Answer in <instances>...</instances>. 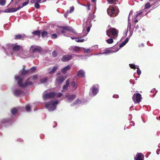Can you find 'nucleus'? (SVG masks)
Returning <instances> with one entry per match:
<instances>
[{"mask_svg": "<svg viewBox=\"0 0 160 160\" xmlns=\"http://www.w3.org/2000/svg\"><path fill=\"white\" fill-rule=\"evenodd\" d=\"M23 70L19 72V73L21 74L20 75H16L15 77V79L17 81L18 83V85L21 87H25L29 85H32V83L31 81H29V80L30 78L28 79L24 83H22V82L23 80V76L26 75L28 72V71H25L23 68Z\"/></svg>", "mask_w": 160, "mask_h": 160, "instance_id": "f257e3e1", "label": "nucleus"}, {"mask_svg": "<svg viewBox=\"0 0 160 160\" xmlns=\"http://www.w3.org/2000/svg\"><path fill=\"white\" fill-rule=\"evenodd\" d=\"M22 49V47L16 44L15 45L10 44H8L6 46V50L5 52L6 54L8 55H11L14 56L13 53L12 52V50L13 52H18Z\"/></svg>", "mask_w": 160, "mask_h": 160, "instance_id": "f03ea898", "label": "nucleus"}, {"mask_svg": "<svg viewBox=\"0 0 160 160\" xmlns=\"http://www.w3.org/2000/svg\"><path fill=\"white\" fill-rule=\"evenodd\" d=\"M40 47L37 46L33 45L31 46L30 48V56L32 58H38V53L41 51Z\"/></svg>", "mask_w": 160, "mask_h": 160, "instance_id": "7ed1b4c3", "label": "nucleus"}, {"mask_svg": "<svg viewBox=\"0 0 160 160\" xmlns=\"http://www.w3.org/2000/svg\"><path fill=\"white\" fill-rule=\"evenodd\" d=\"M58 103L57 100L51 101L46 103V108L49 111H53L56 109V106Z\"/></svg>", "mask_w": 160, "mask_h": 160, "instance_id": "20e7f679", "label": "nucleus"}, {"mask_svg": "<svg viewBox=\"0 0 160 160\" xmlns=\"http://www.w3.org/2000/svg\"><path fill=\"white\" fill-rule=\"evenodd\" d=\"M107 12L109 16L114 17L117 15L118 13L119 10L118 8L116 7L110 6L108 8Z\"/></svg>", "mask_w": 160, "mask_h": 160, "instance_id": "39448f33", "label": "nucleus"}, {"mask_svg": "<svg viewBox=\"0 0 160 160\" xmlns=\"http://www.w3.org/2000/svg\"><path fill=\"white\" fill-rule=\"evenodd\" d=\"M92 26V25L91 23L90 19H88L86 22L84 23L83 24V33H84L86 31H87V32L86 35H84L83 37L86 36L89 32Z\"/></svg>", "mask_w": 160, "mask_h": 160, "instance_id": "423d86ee", "label": "nucleus"}, {"mask_svg": "<svg viewBox=\"0 0 160 160\" xmlns=\"http://www.w3.org/2000/svg\"><path fill=\"white\" fill-rule=\"evenodd\" d=\"M110 33L112 35L114 39H116L118 36V30L115 28H110L106 31L107 35L109 37H111Z\"/></svg>", "mask_w": 160, "mask_h": 160, "instance_id": "0eeeda50", "label": "nucleus"}, {"mask_svg": "<svg viewBox=\"0 0 160 160\" xmlns=\"http://www.w3.org/2000/svg\"><path fill=\"white\" fill-rule=\"evenodd\" d=\"M59 29L61 31L62 33H67L69 31H70L74 33H76L75 31L72 27L65 26L64 27H60Z\"/></svg>", "mask_w": 160, "mask_h": 160, "instance_id": "6e6552de", "label": "nucleus"}, {"mask_svg": "<svg viewBox=\"0 0 160 160\" xmlns=\"http://www.w3.org/2000/svg\"><path fill=\"white\" fill-rule=\"evenodd\" d=\"M47 91H45L43 93V98L44 101L48 99L53 98L55 96V93L54 92L49 93H47Z\"/></svg>", "mask_w": 160, "mask_h": 160, "instance_id": "1a4fd4ad", "label": "nucleus"}, {"mask_svg": "<svg viewBox=\"0 0 160 160\" xmlns=\"http://www.w3.org/2000/svg\"><path fill=\"white\" fill-rule=\"evenodd\" d=\"M12 121L11 118H5L0 119V123L2 125L7 126L10 124L12 123Z\"/></svg>", "mask_w": 160, "mask_h": 160, "instance_id": "9d476101", "label": "nucleus"}, {"mask_svg": "<svg viewBox=\"0 0 160 160\" xmlns=\"http://www.w3.org/2000/svg\"><path fill=\"white\" fill-rule=\"evenodd\" d=\"M99 87L98 84L93 85L90 89V92L93 96H95L98 92Z\"/></svg>", "mask_w": 160, "mask_h": 160, "instance_id": "9b49d317", "label": "nucleus"}, {"mask_svg": "<svg viewBox=\"0 0 160 160\" xmlns=\"http://www.w3.org/2000/svg\"><path fill=\"white\" fill-rule=\"evenodd\" d=\"M132 99L135 103L140 102L142 99L141 95L139 93H135L132 97Z\"/></svg>", "mask_w": 160, "mask_h": 160, "instance_id": "f8f14e48", "label": "nucleus"}, {"mask_svg": "<svg viewBox=\"0 0 160 160\" xmlns=\"http://www.w3.org/2000/svg\"><path fill=\"white\" fill-rule=\"evenodd\" d=\"M19 55L22 58L31 57L30 56V52L25 50H23L21 52Z\"/></svg>", "mask_w": 160, "mask_h": 160, "instance_id": "ddd939ff", "label": "nucleus"}, {"mask_svg": "<svg viewBox=\"0 0 160 160\" xmlns=\"http://www.w3.org/2000/svg\"><path fill=\"white\" fill-rule=\"evenodd\" d=\"M72 55L78 57L79 56V55L75 54L66 55L63 56L62 59V61L64 62H65L70 60L71 59Z\"/></svg>", "mask_w": 160, "mask_h": 160, "instance_id": "4468645a", "label": "nucleus"}, {"mask_svg": "<svg viewBox=\"0 0 160 160\" xmlns=\"http://www.w3.org/2000/svg\"><path fill=\"white\" fill-rule=\"evenodd\" d=\"M143 12L140 11L139 13H138L135 16V18H137L134 21L135 23H136L138 21V20H139L141 17H143V16L145 15L146 14V13L142 15L141 14Z\"/></svg>", "mask_w": 160, "mask_h": 160, "instance_id": "2eb2a0df", "label": "nucleus"}, {"mask_svg": "<svg viewBox=\"0 0 160 160\" xmlns=\"http://www.w3.org/2000/svg\"><path fill=\"white\" fill-rule=\"evenodd\" d=\"M13 93L15 96H18L22 93V92L21 90L17 88L13 90Z\"/></svg>", "mask_w": 160, "mask_h": 160, "instance_id": "dca6fc26", "label": "nucleus"}, {"mask_svg": "<svg viewBox=\"0 0 160 160\" xmlns=\"http://www.w3.org/2000/svg\"><path fill=\"white\" fill-rule=\"evenodd\" d=\"M81 48H82L77 46H72L70 47L69 49L71 51H72L74 52L77 53L79 52Z\"/></svg>", "mask_w": 160, "mask_h": 160, "instance_id": "f3484780", "label": "nucleus"}, {"mask_svg": "<svg viewBox=\"0 0 160 160\" xmlns=\"http://www.w3.org/2000/svg\"><path fill=\"white\" fill-rule=\"evenodd\" d=\"M130 67L132 69H137V73L138 75H140L141 74V71L139 69L138 66L132 64H130L129 65Z\"/></svg>", "mask_w": 160, "mask_h": 160, "instance_id": "a211bd4d", "label": "nucleus"}, {"mask_svg": "<svg viewBox=\"0 0 160 160\" xmlns=\"http://www.w3.org/2000/svg\"><path fill=\"white\" fill-rule=\"evenodd\" d=\"M78 84L77 82L74 81H73L71 82L70 87H71L72 91L75 90L77 87Z\"/></svg>", "mask_w": 160, "mask_h": 160, "instance_id": "6ab92c4d", "label": "nucleus"}, {"mask_svg": "<svg viewBox=\"0 0 160 160\" xmlns=\"http://www.w3.org/2000/svg\"><path fill=\"white\" fill-rule=\"evenodd\" d=\"M66 97L68 98L67 101L68 102H71L75 98L76 95H72L69 96L68 94H67L66 96Z\"/></svg>", "mask_w": 160, "mask_h": 160, "instance_id": "aec40b11", "label": "nucleus"}, {"mask_svg": "<svg viewBox=\"0 0 160 160\" xmlns=\"http://www.w3.org/2000/svg\"><path fill=\"white\" fill-rule=\"evenodd\" d=\"M135 160H144V156L142 153H138L134 158Z\"/></svg>", "mask_w": 160, "mask_h": 160, "instance_id": "412c9836", "label": "nucleus"}, {"mask_svg": "<svg viewBox=\"0 0 160 160\" xmlns=\"http://www.w3.org/2000/svg\"><path fill=\"white\" fill-rule=\"evenodd\" d=\"M20 9V7H18L17 8H9L7 9L4 12H14Z\"/></svg>", "mask_w": 160, "mask_h": 160, "instance_id": "4be33fe9", "label": "nucleus"}, {"mask_svg": "<svg viewBox=\"0 0 160 160\" xmlns=\"http://www.w3.org/2000/svg\"><path fill=\"white\" fill-rule=\"evenodd\" d=\"M69 79H68L66 80V84L63 86L62 89V92L66 91L67 90L68 88L69 85Z\"/></svg>", "mask_w": 160, "mask_h": 160, "instance_id": "5701e85b", "label": "nucleus"}, {"mask_svg": "<svg viewBox=\"0 0 160 160\" xmlns=\"http://www.w3.org/2000/svg\"><path fill=\"white\" fill-rule=\"evenodd\" d=\"M58 68V66H55L53 67L52 69L51 68H48V71L49 72V74H52L55 72Z\"/></svg>", "mask_w": 160, "mask_h": 160, "instance_id": "b1692460", "label": "nucleus"}, {"mask_svg": "<svg viewBox=\"0 0 160 160\" xmlns=\"http://www.w3.org/2000/svg\"><path fill=\"white\" fill-rule=\"evenodd\" d=\"M63 77L60 76L58 78L56 79V82L58 84H60L65 79Z\"/></svg>", "mask_w": 160, "mask_h": 160, "instance_id": "393cba45", "label": "nucleus"}, {"mask_svg": "<svg viewBox=\"0 0 160 160\" xmlns=\"http://www.w3.org/2000/svg\"><path fill=\"white\" fill-rule=\"evenodd\" d=\"M77 75L78 77L83 78L85 77V72L83 70H80L77 72Z\"/></svg>", "mask_w": 160, "mask_h": 160, "instance_id": "a878e982", "label": "nucleus"}, {"mask_svg": "<svg viewBox=\"0 0 160 160\" xmlns=\"http://www.w3.org/2000/svg\"><path fill=\"white\" fill-rule=\"evenodd\" d=\"M50 34L49 32H48L45 31H43L41 32V35L43 38L48 37L50 36Z\"/></svg>", "mask_w": 160, "mask_h": 160, "instance_id": "bb28decb", "label": "nucleus"}, {"mask_svg": "<svg viewBox=\"0 0 160 160\" xmlns=\"http://www.w3.org/2000/svg\"><path fill=\"white\" fill-rule=\"evenodd\" d=\"M71 68V66L69 65L65 67L62 69V72L64 74L66 73L67 72V71L68 70L70 69Z\"/></svg>", "mask_w": 160, "mask_h": 160, "instance_id": "cd10ccee", "label": "nucleus"}, {"mask_svg": "<svg viewBox=\"0 0 160 160\" xmlns=\"http://www.w3.org/2000/svg\"><path fill=\"white\" fill-rule=\"evenodd\" d=\"M109 53H112V52H111V49H105L104 51V52L97 54H96V55H97L100 54H107Z\"/></svg>", "mask_w": 160, "mask_h": 160, "instance_id": "c85d7f7f", "label": "nucleus"}, {"mask_svg": "<svg viewBox=\"0 0 160 160\" xmlns=\"http://www.w3.org/2000/svg\"><path fill=\"white\" fill-rule=\"evenodd\" d=\"M120 49V48H119L117 46H114V47L111 48V52L112 53L116 52L118 51Z\"/></svg>", "mask_w": 160, "mask_h": 160, "instance_id": "c756f323", "label": "nucleus"}, {"mask_svg": "<svg viewBox=\"0 0 160 160\" xmlns=\"http://www.w3.org/2000/svg\"><path fill=\"white\" fill-rule=\"evenodd\" d=\"M25 37V35L21 34L17 35L15 36V38L16 39H21Z\"/></svg>", "mask_w": 160, "mask_h": 160, "instance_id": "7c9ffc66", "label": "nucleus"}, {"mask_svg": "<svg viewBox=\"0 0 160 160\" xmlns=\"http://www.w3.org/2000/svg\"><path fill=\"white\" fill-rule=\"evenodd\" d=\"M40 81L41 83H45L47 81V78L46 77L42 78H41Z\"/></svg>", "mask_w": 160, "mask_h": 160, "instance_id": "2f4dec72", "label": "nucleus"}, {"mask_svg": "<svg viewBox=\"0 0 160 160\" xmlns=\"http://www.w3.org/2000/svg\"><path fill=\"white\" fill-rule=\"evenodd\" d=\"M32 33L34 35H37L39 37L40 36V32L39 31H35L32 32Z\"/></svg>", "mask_w": 160, "mask_h": 160, "instance_id": "473e14b6", "label": "nucleus"}, {"mask_svg": "<svg viewBox=\"0 0 160 160\" xmlns=\"http://www.w3.org/2000/svg\"><path fill=\"white\" fill-rule=\"evenodd\" d=\"M107 2L110 4H116L118 2L117 0H107Z\"/></svg>", "mask_w": 160, "mask_h": 160, "instance_id": "72a5a7b5", "label": "nucleus"}, {"mask_svg": "<svg viewBox=\"0 0 160 160\" xmlns=\"http://www.w3.org/2000/svg\"><path fill=\"white\" fill-rule=\"evenodd\" d=\"M151 92L152 93H154L152 95V96L153 97H154L155 96L156 93L158 91L155 88H154L152 89V90L151 91Z\"/></svg>", "mask_w": 160, "mask_h": 160, "instance_id": "f704fd0d", "label": "nucleus"}, {"mask_svg": "<svg viewBox=\"0 0 160 160\" xmlns=\"http://www.w3.org/2000/svg\"><path fill=\"white\" fill-rule=\"evenodd\" d=\"M106 41L108 44H112L113 42V40L112 38H110L106 40Z\"/></svg>", "mask_w": 160, "mask_h": 160, "instance_id": "c9c22d12", "label": "nucleus"}, {"mask_svg": "<svg viewBox=\"0 0 160 160\" xmlns=\"http://www.w3.org/2000/svg\"><path fill=\"white\" fill-rule=\"evenodd\" d=\"M18 111V110L16 108L12 109L11 110L12 114L13 115H15Z\"/></svg>", "mask_w": 160, "mask_h": 160, "instance_id": "e433bc0d", "label": "nucleus"}, {"mask_svg": "<svg viewBox=\"0 0 160 160\" xmlns=\"http://www.w3.org/2000/svg\"><path fill=\"white\" fill-rule=\"evenodd\" d=\"M28 2H29L28 1H27V2H25L22 4V6L19 5V6H18V7H20V9H21V8H22L23 7L27 5L28 3Z\"/></svg>", "mask_w": 160, "mask_h": 160, "instance_id": "4c0bfd02", "label": "nucleus"}, {"mask_svg": "<svg viewBox=\"0 0 160 160\" xmlns=\"http://www.w3.org/2000/svg\"><path fill=\"white\" fill-rule=\"evenodd\" d=\"M85 40L84 39H81V38H75V41L77 42H83Z\"/></svg>", "mask_w": 160, "mask_h": 160, "instance_id": "58836bf2", "label": "nucleus"}, {"mask_svg": "<svg viewBox=\"0 0 160 160\" xmlns=\"http://www.w3.org/2000/svg\"><path fill=\"white\" fill-rule=\"evenodd\" d=\"M26 109L28 112H29L31 111V108L29 104H28L26 105Z\"/></svg>", "mask_w": 160, "mask_h": 160, "instance_id": "ea45409f", "label": "nucleus"}, {"mask_svg": "<svg viewBox=\"0 0 160 160\" xmlns=\"http://www.w3.org/2000/svg\"><path fill=\"white\" fill-rule=\"evenodd\" d=\"M81 103V101L79 99H77L76 101L72 105V106H74L77 104H79Z\"/></svg>", "mask_w": 160, "mask_h": 160, "instance_id": "a19ab883", "label": "nucleus"}, {"mask_svg": "<svg viewBox=\"0 0 160 160\" xmlns=\"http://www.w3.org/2000/svg\"><path fill=\"white\" fill-rule=\"evenodd\" d=\"M74 7L72 6L70 8V10H68L67 11V12L68 13H71L74 10Z\"/></svg>", "mask_w": 160, "mask_h": 160, "instance_id": "79ce46f5", "label": "nucleus"}, {"mask_svg": "<svg viewBox=\"0 0 160 160\" xmlns=\"http://www.w3.org/2000/svg\"><path fill=\"white\" fill-rule=\"evenodd\" d=\"M6 2L5 0H0V5L3 6L5 4Z\"/></svg>", "mask_w": 160, "mask_h": 160, "instance_id": "37998d69", "label": "nucleus"}, {"mask_svg": "<svg viewBox=\"0 0 160 160\" xmlns=\"http://www.w3.org/2000/svg\"><path fill=\"white\" fill-rule=\"evenodd\" d=\"M52 56L54 58H55L57 56V52L56 51H54L53 52Z\"/></svg>", "mask_w": 160, "mask_h": 160, "instance_id": "c03bdc74", "label": "nucleus"}, {"mask_svg": "<svg viewBox=\"0 0 160 160\" xmlns=\"http://www.w3.org/2000/svg\"><path fill=\"white\" fill-rule=\"evenodd\" d=\"M151 7L150 4L149 3H147L145 6V8H148Z\"/></svg>", "mask_w": 160, "mask_h": 160, "instance_id": "a18cd8bd", "label": "nucleus"}, {"mask_svg": "<svg viewBox=\"0 0 160 160\" xmlns=\"http://www.w3.org/2000/svg\"><path fill=\"white\" fill-rule=\"evenodd\" d=\"M83 48L84 50V51L85 53H88L90 51V49H86L84 48Z\"/></svg>", "mask_w": 160, "mask_h": 160, "instance_id": "49530a36", "label": "nucleus"}, {"mask_svg": "<svg viewBox=\"0 0 160 160\" xmlns=\"http://www.w3.org/2000/svg\"><path fill=\"white\" fill-rule=\"evenodd\" d=\"M34 7L36 9H38L39 8V4L37 3H35L34 5Z\"/></svg>", "mask_w": 160, "mask_h": 160, "instance_id": "de8ad7c7", "label": "nucleus"}, {"mask_svg": "<svg viewBox=\"0 0 160 160\" xmlns=\"http://www.w3.org/2000/svg\"><path fill=\"white\" fill-rule=\"evenodd\" d=\"M62 95V94L61 92L58 93L56 95L55 94V96H56V97L57 98H59L61 97Z\"/></svg>", "mask_w": 160, "mask_h": 160, "instance_id": "09e8293b", "label": "nucleus"}, {"mask_svg": "<svg viewBox=\"0 0 160 160\" xmlns=\"http://www.w3.org/2000/svg\"><path fill=\"white\" fill-rule=\"evenodd\" d=\"M57 36L56 34H53L51 35V38L53 39H55L57 38Z\"/></svg>", "mask_w": 160, "mask_h": 160, "instance_id": "8fccbe9b", "label": "nucleus"}, {"mask_svg": "<svg viewBox=\"0 0 160 160\" xmlns=\"http://www.w3.org/2000/svg\"><path fill=\"white\" fill-rule=\"evenodd\" d=\"M126 44V43L124 42L122 43L119 45L120 48L124 46Z\"/></svg>", "mask_w": 160, "mask_h": 160, "instance_id": "3c124183", "label": "nucleus"}, {"mask_svg": "<svg viewBox=\"0 0 160 160\" xmlns=\"http://www.w3.org/2000/svg\"><path fill=\"white\" fill-rule=\"evenodd\" d=\"M138 28V25H135L134 26L133 30L134 31H136L137 29Z\"/></svg>", "mask_w": 160, "mask_h": 160, "instance_id": "603ef678", "label": "nucleus"}, {"mask_svg": "<svg viewBox=\"0 0 160 160\" xmlns=\"http://www.w3.org/2000/svg\"><path fill=\"white\" fill-rule=\"evenodd\" d=\"M83 6H85V7H87V9L88 10H90V4H88L87 5H83Z\"/></svg>", "mask_w": 160, "mask_h": 160, "instance_id": "864d4df0", "label": "nucleus"}, {"mask_svg": "<svg viewBox=\"0 0 160 160\" xmlns=\"http://www.w3.org/2000/svg\"><path fill=\"white\" fill-rule=\"evenodd\" d=\"M36 70V68L35 67H33L31 68V71L33 72H34Z\"/></svg>", "mask_w": 160, "mask_h": 160, "instance_id": "5fc2aeb1", "label": "nucleus"}, {"mask_svg": "<svg viewBox=\"0 0 160 160\" xmlns=\"http://www.w3.org/2000/svg\"><path fill=\"white\" fill-rule=\"evenodd\" d=\"M38 78V76L36 75L34 76L32 78V80H35L37 78Z\"/></svg>", "mask_w": 160, "mask_h": 160, "instance_id": "6e6d98bb", "label": "nucleus"}, {"mask_svg": "<svg viewBox=\"0 0 160 160\" xmlns=\"http://www.w3.org/2000/svg\"><path fill=\"white\" fill-rule=\"evenodd\" d=\"M33 1H35V3H38L41 2V0H33Z\"/></svg>", "mask_w": 160, "mask_h": 160, "instance_id": "4d7b16f0", "label": "nucleus"}, {"mask_svg": "<svg viewBox=\"0 0 160 160\" xmlns=\"http://www.w3.org/2000/svg\"><path fill=\"white\" fill-rule=\"evenodd\" d=\"M129 38H127L125 40V41H124L126 43H127L129 40Z\"/></svg>", "mask_w": 160, "mask_h": 160, "instance_id": "13d9d810", "label": "nucleus"}, {"mask_svg": "<svg viewBox=\"0 0 160 160\" xmlns=\"http://www.w3.org/2000/svg\"><path fill=\"white\" fill-rule=\"evenodd\" d=\"M119 97L118 96V95H113V98H118Z\"/></svg>", "mask_w": 160, "mask_h": 160, "instance_id": "bf43d9fd", "label": "nucleus"}, {"mask_svg": "<svg viewBox=\"0 0 160 160\" xmlns=\"http://www.w3.org/2000/svg\"><path fill=\"white\" fill-rule=\"evenodd\" d=\"M67 13H68V12H65L64 14V17L66 18H67V16H68V15H67Z\"/></svg>", "mask_w": 160, "mask_h": 160, "instance_id": "052dcab7", "label": "nucleus"}, {"mask_svg": "<svg viewBox=\"0 0 160 160\" xmlns=\"http://www.w3.org/2000/svg\"><path fill=\"white\" fill-rule=\"evenodd\" d=\"M132 11H131L130 13H129V17H128V21H129V17H130V15L131 14H132Z\"/></svg>", "mask_w": 160, "mask_h": 160, "instance_id": "680f3d73", "label": "nucleus"}, {"mask_svg": "<svg viewBox=\"0 0 160 160\" xmlns=\"http://www.w3.org/2000/svg\"><path fill=\"white\" fill-rule=\"evenodd\" d=\"M130 123H131L130 124V125H131V126H134V124L133 123V122H130Z\"/></svg>", "mask_w": 160, "mask_h": 160, "instance_id": "e2e57ef3", "label": "nucleus"}, {"mask_svg": "<svg viewBox=\"0 0 160 160\" xmlns=\"http://www.w3.org/2000/svg\"><path fill=\"white\" fill-rule=\"evenodd\" d=\"M160 151V149H158L157 151V153L158 154H159L158 152H159V151Z\"/></svg>", "mask_w": 160, "mask_h": 160, "instance_id": "0e129e2a", "label": "nucleus"}, {"mask_svg": "<svg viewBox=\"0 0 160 160\" xmlns=\"http://www.w3.org/2000/svg\"><path fill=\"white\" fill-rule=\"evenodd\" d=\"M133 106H131V107L130 108V110H131L132 109H133Z\"/></svg>", "mask_w": 160, "mask_h": 160, "instance_id": "69168bd1", "label": "nucleus"}, {"mask_svg": "<svg viewBox=\"0 0 160 160\" xmlns=\"http://www.w3.org/2000/svg\"><path fill=\"white\" fill-rule=\"evenodd\" d=\"M31 2L32 3H35V1H33V0H32L31 1Z\"/></svg>", "mask_w": 160, "mask_h": 160, "instance_id": "338daca9", "label": "nucleus"}, {"mask_svg": "<svg viewBox=\"0 0 160 160\" xmlns=\"http://www.w3.org/2000/svg\"><path fill=\"white\" fill-rule=\"evenodd\" d=\"M91 1L92 2H96V0H91Z\"/></svg>", "mask_w": 160, "mask_h": 160, "instance_id": "774afa93", "label": "nucleus"}]
</instances>
